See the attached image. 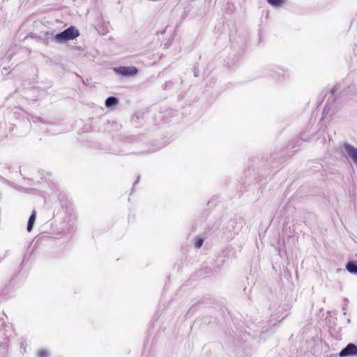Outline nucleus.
<instances>
[{
    "label": "nucleus",
    "instance_id": "obj_1",
    "mask_svg": "<svg viewBox=\"0 0 357 357\" xmlns=\"http://www.w3.org/2000/svg\"><path fill=\"white\" fill-rule=\"evenodd\" d=\"M79 36V30L75 26H70L63 31L56 34L54 36V40L57 43H64L66 41L73 40Z\"/></svg>",
    "mask_w": 357,
    "mask_h": 357
},
{
    "label": "nucleus",
    "instance_id": "obj_2",
    "mask_svg": "<svg viewBox=\"0 0 357 357\" xmlns=\"http://www.w3.org/2000/svg\"><path fill=\"white\" fill-rule=\"evenodd\" d=\"M114 71L123 76H134L138 73V69L135 66H119L114 68Z\"/></svg>",
    "mask_w": 357,
    "mask_h": 357
},
{
    "label": "nucleus",
    "instance_id": "obj_3",
    "mask_svg": "<svg viewBox=\"0 0 357 357\" xmlns=\"http://www.w3.org/2000/svg\"><path fill=\"white\" fill-rule=\"evenodd\" d=\"M340 357L357 355V346L353 343L348 344L339 354Z\"/></svg>",
    "mask_w": 357,
    "mask_h": 357
},
{
    "label": "nucleus",
    "instance_id": "obj_4",
    "mask_svg": "<svg viewBox=\"0 0 357 357\" xmlns=\"http://www.w3.org/2000/svg\"><path fill=\"white\" fill-rule=\"evenodd\" d=\"M344 148L351 159L357 165V149L348 143H344Z\"/></svg>",
    "mask_w": 357,
    "mask_h": 357
},
{
    "label": "nucleus",
    "instance_id": "obj_5",
    "mask_svg": "<svg viewBox=\"0 0 357 357\" xmlns=\"http://www.w3.org/2000/svg\"><path fill=\"white\" fill-rule=\"evenodd\" d=\"M346 269L351 273L357 274V261H349L346 264Z\"/></svg>",
    "mask_w": 357,
    "mask_h": 357
},
{
    "label": "nucleus",
    "instance_id": "obj_6",
    "mask_svg": "<svg viewBox=\"0 0 357 357\" xmlns=\"http://www.w3.org/2000/svg\"><path fill=\"white\" fill-rule=\"evenodd\" d=\"M36 211H33L32 212V214L31 215V216L29 218V221H28V224H27V231L29 232L31 231L33 225L36 221Z\"/></svg>",
    "mask_w": 357,
    "mask_h": 357
},
{
    "label": "nucleus",
    "instance_id": "obj_7",
    "mask_svg": "<svg viewBox=\"0 0 357 357\" xmlns=\"http://www.w3.org/2000/svg\"><path fill=\"white\" fill-rule=\"evenodd\" d=\"M119 99L116 97H109L105 100V106L107 107L116 105L119 103Z\"/></svg>",
    "mask_w": 357,
    "mask_h": 357
},
{
    "label": "nucleus",
    "instance_id": "obj_8",
    "mask_svg": "<svg viewBox=\"0 0 357 357\" xmlns=\"http://www.w3.org/2000/svg\"><path fill=\"white\" fill-rule=\"evenodd\" d=\"M268 3L274 7L282 6L284 3L285 0H267Z\"/></svg>",
    "mask_w": 357,
    "mask_h": 357
},
{
    "label": "nucleus",
    "instance_id": "obj_9",
    "mask_svg": "<svg viewBox=\"0 0 357 357\" xmlns=\"http://www.w3.org/2000/svg\"><path fill=\"white\" fill-rule=\"evenodd\" d=\"M203 243H204V238H202L199 236H197L194 239V245L197 248H200L202 246Z\"/></svg>",
    "mask_w": 357,
    "mask_h": 357
},
{
    "label": "nucleus",
    "instance_id": "obj_10",
    "mask_svg": "<svg viewBox=\"0 0 357 357\" xmlns=\"http://www.w3.org/2000/svg\"><path fill=\"white\" fill-rule=\"evenodd\" d=\"M47 356H48V352H47V351H46L45 349H41V350L38 351V357H47Z\"/></svg>",
    "mask_w": 357,
    "mask_h": 357
}]
</instances>
